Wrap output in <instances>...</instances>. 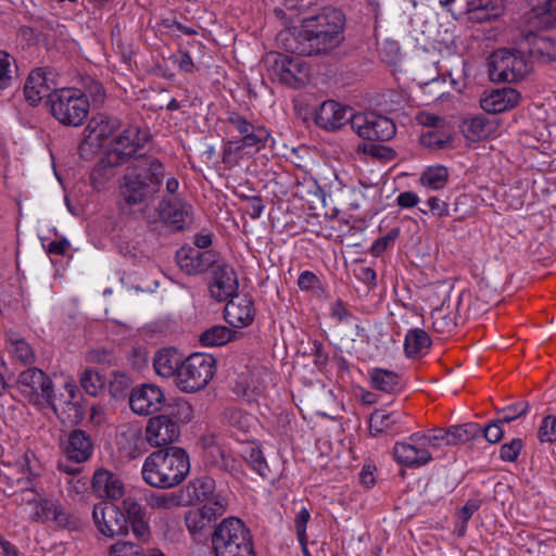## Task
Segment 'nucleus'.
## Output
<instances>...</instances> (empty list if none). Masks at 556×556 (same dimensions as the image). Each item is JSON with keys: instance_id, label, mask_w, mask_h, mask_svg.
Returning <instances> with one entry per match:
<instances>
[{"instance_id": "de8ad7c7", "label": "nucleus", "mask_w": 556, "mask_h": 556, "mask_svg": "<svg viewBox=\"0 0 556 556\" xmlns=\"http://www.w3.org/2000/svg\"><path fill=\"white\" fill-rule=\"evenodd\" d=\"M452 142V137L438 129H431L420 136V143L430 149H444Z\"/></svg>"}, {"instance_id": "0eeeda50", "label": "nucleus", "mask_w": 556, "mask_h": 556, "mask_svg": "<svg viewBox=\"0 0 556 556\" xmlns=\"http://www.w3.org/2000/svg\"><path fill=\"white\" fill-rule=\"evenodd\" d=\"M267 61L271 76L287 86L300 88L309 79V65L300 54L270 53Z\"/></svg>"}, {"instance_id": "f704fd0d", "label": "nucleus", "mask_w": 556, "mask_h": 556, "mask_svg": "<svg viewBox=\"0 0 556 556\" xmlns=\"http://www.w3.org/2000/svg\"><path fill=\"white\" fill-rule=\"evenodd\" d=\"M186 527L192 538L197 541L205 539L214 520L200 507L190 510L185 518Z\"/></svg>"}, {"instance_id": "6e6d98bb", "label": "nucleus", "mask_w": 556, "mask_h": 556, "mask_svg": "<svg viewBox=\"0 0 556 556\" xmlns=\"http://www.w3.org/2000/svg\"><path fill=\"white\" fill-rule=\"evenodd\" d=\"M427 210L420 208L424 214L431 213L437 217H446L450 215L448 204L438 197H430L426 201Z\"/></svg>"}, {"instance_id": "6e6552de", "label": "nucleus", "mask_w": 556, "mask_h": 556, "mask_svg": "<svg viewBox=\"0 0 556 556\" xmlns=\"http://www.w3.org/2000/svg\"><path fill=\"white\" fill-rule=\"evenodd\" d=\"M148 130L129 126L110 143L103 162L109 166H119L132 157L149 140Z\"/></svg>"}, {"instance_id": "5fc2aeb1", "label": "nucleus", "mask_w": 556, "mask_h": 556, "mask_svg": "<svg viewBox=\"0 0 556 556\" xmlns=\"http://www.w3.org/2000/svg\"><path fill=\"white\" fill-rule=\"evenodd\" d=\"M14 59L0 51V89L7 88L12 80Z\"/></svg>"}, {"instance_id": "20e7f679", "label": "nucleus", "mask_w": 556, "mask_h": 556, "mask_svg": "<svg viewBox=\"0 0 556 556\" xmlns=\"http://www.w3.org/2000/svg\"><path fill=\"white\" fill-rule=\"evenodd\" d=\"M52 116L65 126L78 127L84 124L89 113V100L78 88H59L50 94Z\"/></svg>"}, {"instance_id": "0e129e2a", "label": "nucleus", "mask_w": 556, "mask_h": 556, "mask_svg": "<svg viewBox=\"0 0 556 556\" xmlns=\"http://www.w3.org/2000/svg\"><path fill=\"white\" fill-rule=\"evenodd\" d=\"M330 315L332 318L337 319L338 323H346L351 317V313L341 300L336 301L331 305Z\"/></svg>"}, {"instance_id": "7ed1b4c3", "label": "nucleus", "mask_w": 556, "mask_h": 556, "mask_svg": "<svg viewBox=\"0 0 556 556\" xmlns=\"http://www.w3.org/2000/svg\"><path fill=\"white\" fill-rule=\"evenodd\" d=\"M163 165L153 156H140L132 170L124 176L122 195L129 205L142 203L155 193L163 179Z\"/></svg>"}, {"instance_id": "ea45409f", "label": "nucleus", "mask_w": 556, "mask_h": 556, "mask_svg": "<svg viewBox=\"0 0 556 556\" xmlns=\"http://www.w3.org/2000/svg\"><path fill=\"white\" fill-rule=\"evenodd\" d=\"M237 332L226 326H214L200 336V342L204 346H220L236 339Z\"/></svg>"}, {"instance_id": "473e14b6", "label": "nucleus", "mask_w": 556, "mask_h": 556, "mask_svg": "<svg viewBox=\"0 0 556 556\" xmlns=\"http://www.w3.org/2000/svg\"><path fill=\"white\" fill-rule=\"evenodd\" d=\"M529 52L541 63L556 62V40L545 36H532L529 39Z\"/></svg>"}, {"instance_id": "b1692460", "label": "nucleus", "mask_w": 556, "mask_h": 556, "mask_svg": "<svg viewBox=\"0 0 556 556\" xmlns=\"http://www.w3.org/2000/svg\"><path fill=\"white\" fill-rule=\"evenodd\" d=\"M520 93L510 87L493 89L480 99L482 110L497 114L516 108L520 102Z\"/></svg>"}, {"instance_id": "052dcab7", "label": "nucleus", "mask_w": 556, "mask_h": 556, "mask_svg": "<svg viewBox=\"0 0 556 556\" xmlns=\"http://www.w3.org/2000/svg\"><path fill=\"white\" fill-rule=\"evenodd\" d=\"M502 425L504 424L498 422L497 419L495 418L485 428L482 429L481 434L488 442L497 443L498 441H501L504 434Z\"/></svg>"}, {"instance_id": "69168bd1", "label": "nucleus", "mask_w": 556, "mask_h": 556, "mask_svg": "<svg viewBox=\"0 0 556 556\" xmlns=\"http://www.w3.org/2000/svg\"><path fill=\"white\" fill-rule=\"evenodd\" d=\"M480 508L479 500H469L466 504L457 511V519L469 521L472 515Z\"/></svg>"}, {"instance_id": "9b49d317", "label": "nucleus", "mask_w": 556, "mask_h": 556, "mask_svg": "<svg viewBox=\"0 0 556 556\" xmlns=\"http://www.w3.org/2000/svg\"><path fill=\"white\" fill-rule=\"evenodd\" d=\"M250 544H253L250 530L236 517L224 519L212 533V546L215 555Z\"/></svg>"}, {"instance_id": "4d7b16f0", "label": "nucleus", "mask_w": 556, "mask_h": 556, "mask_svg": "<svg viewBox=\"0 0 556 556\" xmlns=\"http://www.w3.org/2000/svg\"><path fill=\"white\" fill-rule=\"evenodd\" d=\"M523 446L521 439H513L510 442L501 446L500 458L504 462H515Z\"/></svg>"}, {"instance_id": "680f3d73", "label": "nucleus", "mask_w": 556, "mask_h": 556, "mask_svg": "<svg viewBox=\"0 0 556 556\" xmlns=\"http://www.w3.org/2000/svg\"><path fill=\"white\" fill-rule=\"evenodd\" d=\"M131 526L132 533L140 541H148L150 538V527L146 517L138 518L131 521H128Z\"/></svg>"}, {"instance_id": "c85d7f7f", "label": "nucleus", "mask_w": 556, "mask_h": 556, "mask_svg": "<svg viewBox=\"0 0 556 556\" xmlns=\"http://www.w3.org/2000/svg\"><path fill=\"white\" fill-rule=\"evenodd\" d=\"M118 127V122L115 118L108 116H98L92 118L87 128L85 129L86 143L91 146L101 147L103 140L109 138Z\"/></svg>"}, {"instance_id": "09e8293b", "label": "nucleus", "mask_w": 556, "mask_h": 556, "mask_svg": "<svg viewBox=\"0 0 556 556\" xmlns=\"http://www.w3.org/2000/svg\"><path fill=\"white\" fill-rule=\"evenodd\" d=\"M424 432V441L428 451L439 450L445 445H452L450 442V431L447 429H433Z\"/></svg>"}, {"instance_id": "864d4df0", "label": "nucleus", "mask_w": 556, "mask_h": 556, "mask_svg": "<svg viewBox=\"0 0 556 556\" xmlns=\"http://www.w3.org/2000/svg\"><path fill=\"white\" fill-rule=\"evenodd\" d=\"M311 518V514L307 508L303 507L299 510L294 519V528L296 532L298 540L302 547L305 549V545L307 544V535L306 528L307 522Z\"/></svg>"}, {"instance_id": "7c9ffc66", "label": "nucleus", "mask_w": 556, "mask_h": 556, "mask_svg": "<svg viewBox=\"0 0 556 556\" xmlns=\"http://www.w3.org/2000/svg\"><path fill=\"white\" fill-rule=\"evenodd\" d=\"M369 384L372 389L392 394L401 389V377L397 372L380 367L368 370Z\"/></svg>"}, {"instance_id": "37998d69", "label": "nucleus", "mask_w": 556, "mask_h": 556, "mask_svg": "<svg viewBox=\"0 0 556 556\" xmlns=\"http://www.w3.org/2000/svg\"><path fill=\"white\" fill-rule=\"evenodd\" d=\"M448 180V170L445 166L428 167L420 177L421 184L432 190H439L445 187Z\"/></svg>"}, {"instance_id": "e2e57ef3", "label": "nucleus", "mask_w": 556, "mask_h": 556, "mask_svg": "<svg viewBox=\"0 0 556 556\" xmlns=\"http://www.w3.org/2000/svg\"><path fill=\"white\" fill-rule=\"evenodd\" d=\"M535 15L545 16L547 24L556 23V0H545L541 8L534 9Z\"/></svg>"}, {"instance_id": "774afa93", "label": "nucleus", "mask_w": 556, "mask_h": 556, "mask_svg": "<svg viewBox=\"0 0 556 556\" xmlns=\"http://www.w3.org/2000/svg\"><path fill=\"white\" fill-rule=\"evenodd\" d=\"M396 203L403 208H410L419 203V197L413 191L401 192L396 198Z\"/></svg>"}, {"instance_id": "3c124183", "label": "nucleus", "mask_w": 556, "mask_h": 556, "mask_svg": "<svg viewBox=\"0 0 556 556\" xmlns=\"http://www.w3.org/2000/svg\"><path fill=\"white\" fill-rule=\"evenodd\" d=\"M528 403H516L498 410L496 419L498 422L508 424L517 419L518 417L525 415L528 412Z\"/></svg>"}, {"instance_id": "2f4dec72", "label": "nucleus", "mask_w": 556, "mask_h": 556, "mask_svg": "<svg viewBox=\"0 0 556 556\" xmlns=\"http://www.w3.org/2000/svg\"><path fill=\"white\" fill-rule=\"evenodd\" d=\"M237 440L243 443L241 448L237 451L241 455V457L261 477H268L270 473V469L262 454L260 446L254 441H250L249 438H238Z\"/></svg>"}, {"instance_id": "58836bf2", "label": "nucleus", "mask_w": 556, "mask_h": 556, "mask_svg": "<svg viewBox=\"0 0 556 556\" xmlns=\"http://www.w3.org/2000/svg\"><path fill=\"white\" fill-rule=\"evenodd\" d=\"M225 418L233 430L243 435H249L256 424L254 416L236 407L226 409Z\"/></svg>"}, {"instance_id": "f8f14e48", "label": "nucleus", "mask_w": 556, "mask_h": 556, "mask_svg": "<svg viewBox=\"0 0 556 556\" xmlns=\"http://www.w3.org/2000/svg\"><path fill=\"white\" fill-rule=\"evenodd\" d=\"M351 128L358 137L369 141H388L396 132L392 119L374 112L354 114Z\"/></svg>"}, {"instance_id": "f03ea898", "label": "nucleus", "mask_w": 556, "mask_h": 556, "mask_svg": "<svg viewBox=\"0 0 556 556\" xmlns=\"http://www.w3.org/2000/svg\"><path fill=\"white\" fill-rule=\"evenodd\" d=\"M190 471L187 452L178 446H168L152 452L143 462V481L156 489H172L180 484Z\"/></svg>"}, {"instance_id": "39448f33", "label": "nucleus", "mask_w": 556, "mask_h": 556, "mask_svg": "<svg viewBox=\"0 0 556 556\" xmlns=\"http://www.w3.org/2000/svg\"><path fill=\"white\" fill-rule=\"evenodd\" d=\"M216 372V359L211 354L193 353L180 365L176 378L177 388L186 393L204 389Z\"/></svg>"}, {"instance_id": "393cba45", "label": "nucleus", "mask_w": 556, "mask_h": 556, "mask_svg": "<svg viewBox=\"0 0 556 556\" xmlns=\"http://www.w3.org/2000/svg\"><path fill=\"white\" fill-rule=\"evenodd\" d=\"M92 490L100 498L118 500L124 494L122 480L106 469H98L92 477Z\"/></svg>"}, {"instance_id": "412c9836", "label": "nucleus", "mask_w": 556, "mask_h": 556, "mask_svg": "<svg viewBox=\"0 0 556 556\" xmlns=\"http://www.w3.org/2000/svg\"><path fill=\"white\" fill-rule=\"evenodd\" d=\"M177 262L188 275H198L217 265V253L212 250L181 249L177 252Z\"/></svg>"}, {"instance_id": "bb28decb", "label": "nucleus", "mask_w": 556, "mask_h": 556, "mask_svg": "<svg viewBox=\"0 0 556 556\" xmlns=\"http://www.w3.org/2000/svg\"><path fill=\"white\" fill-rule=\"evenodd\" d=\"M92 441L85 431L76 429L72 431L64 445V453L67 458L76 463L86 462L92 454Z\"/></svg>"}, {"instance_id": "9d476101", "label": "nucleus", "mask_w": 556, "mask_h": 556, "mask_svg": "<svg viewBox=\"0 0 556 556\" xmlns=\"http://www.w3.org/2000/svg\"><path fill=\"white\" fill-rule=\"evenodd\" d=\"M228 121L240 135V138L229 141V149H233L237 153H251L265 148L270 138L266 127L254 125L238 113H231Z\"/></svg>"}, {"instance_id": "c756f323", "label": "nucleus", "mask_w": 556, "mask_h": 556, "mask_svg": "<svg viewBox=\"0 0 556 556\" xmlns=\"http://www.w3.org/2000/svg\"><path fill=\"white\" fill-rule=\"evenodd\" d=\"M462 130L468 140L476 142L495 132L496 124L484 115H476L463 122Z\"/></svg>"}, {"instance_id": "6ab92c4d", "label": "nucleus", "mask_w": 556, "mask_h": 556, "mask_svg": "<svg viewBox=\"0 0 556 556\" xmlns=\"http://www.w3.org/2000/svg\"><path fill=\"white\" fill-rule=\"evenodd\" d=\"M160 216L172 229L184 230L192 223L193 207L180 199L163 200L160 203Z\"/></svg>"}, {"instance_id": "a18cd8bd", "label": "nucleus", "mask_w": 556, "mask_h": 556, "mask_svg": "<svg viewBox=\"0 0 556 556\" xmlns=\"http://www.w3.org/2000/svg\"><path fill=\"white\" fill-rule=\"evenodd\" d=\"M432 327L439 333H448L455 326V318L451 312H447L443 307H439L431 313Z\"/></svg>"}, {"instance_id": "bf43d9fd", "label": "nucleus", "mask_w": 556, "mask_h": 556, "mask_svg": "<svg viewBox=\"0 0 556 556\" xmlns=\"http://www.w3.org/2000/svg\"><path fill=\"white\" fill-rule=\"evenodd\" d=\"M213 453H217L219 459H214L212 465L218 467L220 469L231 471L236 469V460L235 458L222 446H213L211 448Z\"/></svg>"}, {"instance_id": "4c0bfd02", "label": "nucleus", "mask_w": 556, "mask_h": 556, "mask_svg": "<svg viewBox=\"0 0 556 556\" xmlns=\"http://www.w3.org/2000/svg\"><path fill=\"white\" fill-rule=\"evenodd\" d=\"M400 419L399 413L376 409L369 418V432L371 435H379L392 429Z\"/></svg>"}, {"instance_id": "1a4fd4ad", "label": "nucleus", "mask_w": 556, "mask_h": 556, "mask_svg": "<svg viewBox=\"0 0 556 556\" xmlns=\"http://www.w3.org/2000/svg\"><path fill=\"white\" fill-rule=\"evenodd\" d=\"M22 394L40 407H54V391L51 379L39 368L30 367L23 370L16 380Z\"/></svg>"}, {"instance_id": "13d9d810", "label": "nucleus", "mask_w": 556, "mask_h": 556, "mask_svg": "<svg viewBox=\"0 0 556 556\" xmlns=\"http://www.w3.org/2000/svg\"><path fill=\"white\" fill-rule=\"evenodd\" d=\"M122 509L125 513L127 522L146 517L143 507L134 497H126L122 503Z\"/></svg>"}, {"instance_id": "f257e3e1", "label": "nucleus", "mask_w": 556, "mask_h": 556, "mask_svg": "<svg viewBox=\"0 0 556 556\" xmlns=\"http://www.w3.org/2000/svg\"><path fill=\"white\" fill-rule=\"evenodd\" d=\"M344 21L341 11L324 9L321 13L304 18L299 29L292 34L289 30L281 31L279 38L292 42L287 49L298 54L311 55L326 52L339 42V36L343 29Z\"/></svg>"}, {"instance_id": "aec40b11", "label": "nucleus", "mask_w": 556, "mask_h": 556, "mask_svg": "<svg viewBox=\"0 0 556 556\" xmlns=\"http://www.w3.org/2000/svg\"><path fill=\"white\" fill-rule=\"evenodd\" d=\"M30 519L36 522L54 521L59 527L70 528L75 525L73 516L61 505L47 497L39 500L31 507Z\"/></svg>"}, {"instance_id": "4be33fe9", "label": "nucleus", "mask_w": 556, "mask_h": 556, "mask_svg": "<svg viewBox=\"0 0 556 556\" xmlns=\"http://www.w3.org/2000/svg\"><path fill=\"white\" fill-rule=\"evenodd\" d=\"M238 290V277L235 269L225 263H217L213 281L210 285V292L219 302L235 296Z\"/></svg>"}, {"instance_id": "a19ab883", "label": "nucleus", "mask_w": 556, "mask_h": 556, "mask_svg": "<svg viewBox=\"0 0 556 556\" xmlns=\"http://www.w3.org/2000/svg\"><path fill=\"white\" fill-rule=\"evenodd\" d=\"M452 445L465 444L481 435L482 428L476 422H466L448 427Z\"/></svg>"}, {"instance_id": "49530a36", "label": "nucleus", "mask_w": 556, "mask_h": 556, "mask_svg": "<svg viewBox=\"0 0 556 556\" xmlns=\"http://www.w3.org/2000/svg\"><path fill=\"white\" fill-rule=\"evenodd\" d=\"M203 503L204 505H202L201 508L208 515V518H212L214 521L226 513L228 505L227 498L216 492Z\"/></svg>"}, {"instance_id": "c03bdc74", "label": "nucleus", "mask_w": 556, "mask_h": 556, "mask_svg": "<svg viewBox=\"0 0 556 556\" xmlns=\"http://www.w3.org/2000/svg\"><path fill=\"white\" fill-rule=\"evenodd\" d=\"M81 388L90 395H98L104 388L105 379L94 369L86 368L79 376Z\"/></svg>"}, {"instance_id": "f3484780", "label": "nucleus", "mask_w": 556, "mask_h": 556, "mask_svg": "<svg viewBox=\"0 0 556 556\" xmlns=\"http://www.w3.org/2000/svg\"><path fill=\"white\" fill-rule=\"evenodd\" d=\"M179 426L170 417L159 415L152 417L146 427V440L154 447L168 445L179 437Z\"/></svg>"}, {"instance_id": "e433bc0d", "label": "nucleus", "mask_w": 556, "mask_h": 556, "mask_svg": "<svg viewBox=\"0 0 556 556\" xmlns=\"http://www.w3.org/2000/svg\"><path fill=\"white\" fill-rule=\"evenodd\" d=\"M431 339L428 333L419 328L410 329L404 340V351L407 357H417L428 351Z\"/></svg>"}, {"instance_id": "a211bd4d", "label": "nucleus", "mask_w": 556, "mask_h": 556, "mask_svg": "<svg viewBox=\"0 0 556 556\" xmlns=\"http://www.w3.org/2000/svg\"><path fill=\"white\" fill-rule=\"evenodd\" d=\"M352 110L333 100L323 102L315 112V123L325 130H337L351 123Z\"/></svg>"}, {"instance_id": "4468645a", "label": "nucleus", "mask_w": 556, "mask_h": 556, "mask_svg": "<svg viewBox=\"0 0 556 556\" xmlns=\"http://www.w3.org/2000/svg\"><path fill=\"white\" fill-rule=\"evenodd\" d=\"M92 519L97 529L108 538L127 532L126 516L113 504L103 502L96 504L92 509Z\"/></svg>"}, {"instance_id": "423d86ee", "label": "nucleus", "mask_w": 556, "mask_h": 556, "mask_svg": "<svg viewBox=\"0 0 556 556\" xmlns=\"http://www.w3.org/2000/svg\"><path fill=\"white\" fill-rule=\"evenodd\" d=\"M530 71V62L518 50L500 49L491 55L490 77L494 81L516 83Z\"/></svg>"}, {"instance_id": "8fccbe9b", "label": "nucleus", "mask_w": 556, "mask_h": 556, "mask_svg": "<svg viewBox=\"0 0 556 556\" xmlns=\"http://www.w3.org/2000/svg\"><path fill=\"white\" fill-rule=\"evenodd\" d=\"M538 439L541 443H553L556 441V416H545L538 429Z\"/></svg>"}, {"instance_id": "c9c22d12", "label": "nucleus", "mask_w": 556, "mask_h": 556, "mask_svg": "<svg viewBox=\"0 0 556 556\" xmlns=\"http://www.w3.org/2000/svg\"><path fill=\"white\" fill-rule=\"evenodd\" d=\"M146 503L152 509L164 511L185 506L180 489L167 493L149 492Z\"/></svg>"}, {"instance_id": "a878e982", "label": "nucleus", "mask_w": 556, "mask_h": 556, "mask_svg": "<svg viewBox=\"0 0 556 556\" xmlns=\"http://www.w3.org/2000/svg\"><path fill=\"white\" fill-rule=\"evenodd\" d=\"M185 506L203 503L215 493V481L207 476L189 481L180 489Z\"/></svg>"}, {"instance_id": "72a5a7b5", "label": "nucleus", "mask_w": 556, "mask_h": 556, "mask_svg": "<svg viewBox=\"0 0 556 556\" xmlns=\"http://www.w3.org/2000/svg\"><path fill=\"white\" fill-rule=\"evenodd\" d=\"M470 20L486 22L500 16L504 10L503 0H473L469 3Z\"/></svg>"}, {"instance_id": "cd10ccee", "label": "nucleus", "mask_w": 556, "mask_h": 556, "mask_svg": "<svg viewBox=\"0 0 556 556\" xmlns=\"http://www.w3.org/2000/svg\"><path fill=\"white\" fill-rule=\"evenodd\" d=\"M181 355L173 348L159 350L153 357V367L156 375L163 378H177L182 363Z\"/></svg>"}, {"instance_id": "dca6fc26", "label": "nucleus", "mask_w": 556, "mask_h": 556, "mask_svg": "<svg viewBox=\"0 0 556 556\" xmlns=\"http://www.w3.org/2000/svg\"><path fill=\"white\" fill-rule=\"evenodd\" d=\"M164 403L163 391L154 384H143L134 389L129 397L131 410L142 416L160 412Z\"/></svg>"}, {"instance_id": "2eb2a0df", "label": "nucleus", "mask_w": 556, "mask_h": 556, "mask_svg": "<svg viewBox=\"0 0 556 556\" xmlns=\"http://www.w3.org/2000/svg\"><path fill=\"white\" fill-rule=\"evenodd\" d=\"M56 86L55 74L49 68H37L30 72L24 86V96L26 101L31 104H38L45 97H48Z\"/></svg>"}, {"instance_id": "338daca9", "label": "nucleus", "mask_w": 556, "mask_h": 556, "mask_svg": "<svg viewBox=\"0 0 556 556\" xmlns=\"http://www.w3.org/2000/svg\"><path fill=\"white\" fill-rule=\"evenodd\" d=\"M395 237H396V232L388 233L387 236L377 239L370 248L371 254L375 256H379L381 253H383L387 250V248L395 239Z\"/></svg>"}, {"instance_id": "ddd939ff", "label": "nucleus", "mask_w": 556, "mask_h": 556, "mask_svg": "<svg viewBox=\"0 0 556 556\" xmlns=\"http://www.w3.org/2000/svg\"><path fill=\"white\" fill-rule=\"evenodd\" d=\"M393 457L400 465L417 468L432 460V452L425 444L424 432L418 431L394 444Z\"/></svg>"}, {"instance_id": "603ef678", "label": "nucleus", "mask_w": 556, "mask_h": 556, "mask_svg": "<svg viewBox=\"0 0 556 556\" xmlns=\"http://www.w3.org/2000/svg\"><path fill=\"white\" fill-rule=\"evenodd\" d=\"M109 556H146L141 546L126 541H117L109 549Z\"/></svg>"}, {"instance_id": "79ce46f5", "label": "nucleus", "mask_w": 556, "mask_h": 556, "mask_svg": "<svg viewBox=\"0 0 556 556\" xmlns=\"http://www.w3.org/2000/svg\"><path fill=\"white\" fill-rule=\"evenodd\" d=\"M9 353L23 364H31L35 362V353L31 346L17 334L8 337Z\"/></svg>"}, {"instance_id": "5701e85b", "label": "nucleus", "mask_w": 556, "mask_h": 556, "mask_svg": "<svg viewBox=\"0 0 556 556\" xmlns=\"http://www.w3.org/2000/svg\"><path fill=\"white\" fill-rule=\"evenodd\" d=\"M255 316L253 301L248 295H235L225 307V319L235 328H244L252 324Z\"/></svg>"}]
</instances>
